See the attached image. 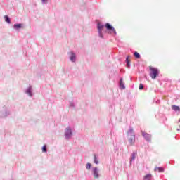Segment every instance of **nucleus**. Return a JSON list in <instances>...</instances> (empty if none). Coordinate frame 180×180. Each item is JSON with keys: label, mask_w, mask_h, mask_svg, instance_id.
Segmentation results:
<instances>
[{"label": "nucleus", "mask_w": 180, "mask_h": 180, "mask_svg": "<svg viewBox=\"0 0 180 180\" xmlns=\"http://www.w3.org/2000/svg\"><path fill=\"white\" fill-rule=\"evenodd\" d=\"M11 115V110L8 107L4 106L2 110L0 111V117L5 118L8 117Z\"/></svg>", "instance_id": "obj_3"}, {"label": "nucleus", "mask_w": 180, "mask_h": 180, "mask_svg": "<svg viewBox=\"0 0 180 180\" xmlns=\"http://www.w3.org/2000/svg\"><path fill=\"white\" fill-rule=\"evenodd\" d=\"M25 94L27 95L30 96V98L33 97V92L32 91V86H30L26 90H25Z\"/></svg>", "instance_id": "obj_9"}, {"label": "nucleus", "mask_w": 180, "mask_h": 180, "mask_svg": "<svg viewBox=\"0 0 180 180\" xmlns=\"http://www.w3.org/2000/svg\"><path fill=\"white\" fill-rule=\"evenodd\" d=\"M133 128L130 127L129 131H127V136H131V134H133Z\"/></svg>", "instance_id": "obj_24"}, {"label": "nucleus", "mask_w": 180, "mask_h": 180, "mask_svg": "<svg viewBox=\"0 0 180 180\" xmlns=\"http://www.w3.org/2000/svg\"><path fill=\"white\" fill-rule=\"evenodd\" d=\"M72 137V129H71V127H68V139H70Z\"/></svg>", "instance_id": "obj_15"}, {"label": "nucleus", "mask_w": 180, "mask_h": 180, "mask_svg": "<svg viewBox=\"0 0 180 180\" xmlns=\"http://www.w3.org/2000/svg\"><path fill=\"white\" fill-rule=\"evenodd\" d=\"M92 167V165L90 162L86 163V169L89 171Z\"/></svg>", "instance_id": "obj_21"}, {"label": "nucleus", "mask_w": 180, "mask_h": 180, "mask_svg": "<svg viewBox=\"0 0 180 180\" xmlns=\"http://www.w3.org/2000/svg\"><path fill=\"white\" fill-rule=\"evenodd\" d=\"M134 57H135V58L139 59L141 56H140V53H139V52L135 51L134 52Z\"/></svg>", "instance_id": "obj_17"}, {"label": "nucleus", "mask_w": 180, "mask_h": 180, "mask_svg": "<svg viewBox=\"0 0 180 180\" xmlns=\"http://www.w3.org/2000/svg\"><path fill=\"white\" fill-rule=\"evenodd\" d=\"M128 137V141L130 143L131 146L134 143V141L136 140V135L134 134H131V135H127Z\"/></svg>", "instance_id": "obj_7"}, {"label": "nucleus", "mask_w": 180, "mask_h": 180, "mask_svg": "<svg viewBox=\"0 0 180 180\" xmlns=\"http://www.w3.org/2000/svg\"><path fill=\"white\" fill-rule=\"evenodd\" d=\"M83 5H85V2H83Z\"/></svg>", "instance_id": "obj_28"}, {"label": "nucleus", "mask_w": 180, "mask_h": 180, "mask_svg": "<svg viewBox=\"0 0 180 180\" xmlns=\"http://www.w3.org/2000/svg\"><path fill=\"white\" fill-rule=\"evenodd\" d=\"M65 139L66 140H68V127L65 129Z\"/></svg>", "instance_id": "obj_20"}, {"label": "nucleus", "mask_w": 180, "mask_h": 180, "mask_svg": "<svg viewBox=\"0 0 180 180\" xmlns=\"http://www.w3.org/2000/svg\"><path fill=\"white\" fill-rule=\"evenodd\" d=\"M4 20H5V22H6V23H8V25H11V18H9V16L5 15Z\"/></svg>", "instance_id": "obj_16"}, {"label": "nucleus", "mask_w": 180, "mask_h": 180, "mask_svg": "<svg viewBox=\"0 0 180 180\" xmlns=\"http://www.w3.org/2000/svg\"><path fill=\"white\" fill-rule=\"evenodd\" d=\"M42 5H47L49 4V0H41Z\"/></svg>", "instance_id": "obj_25"}, {"label": "nucleus", "mask_w": 180, "mask_h": 180, "mask_svg": "<svg viewBox=\"0 0 180 180\" xmlns=\"http://www.w3.org/2000/svg\"><path fill=\"white\" fill-rule=\"evenodd\" d=\"M119 86L120 89H126V86H124V83L123 82V77L120 78Z\"/></svg>", "instance_id": "obj_8"}, {"label": "nucleus", "mask_w": 180, "mask_h": 180, "mask_svg": "<svg viewBox=\"0 0 180 180\" xmlns=\"http://www.w3.org/2000/svg\"><path fill=\"white\" fill-rule=\"evenodd\" d=\"M23 27L22 23H16L13 25V29L15 30H19L20 29H22Z\"/></svg>", "instance_id": "obj_10"}, {"label": "nucleus", "mask_w": 180, "mask_h": 180, "mask_svg": "<svg viewBox=\"0 0 180 180\" xmlns=\"http://www.w3.org/2000/svg\"><path fill=\"white\" fill-rule=\"evenodd\" d=\"M142 136L148 141V143H151V135L148 134L147 132H144L141 131Z\"/></svg>", "instance_id": "obj_5"}, {"label": "nucleus", "mask_w": 180, "mask_h": 180, "mask_svg": "<svg viewBox=\"0 0 180 180\" xmlns=\"http://www.w3.org/2000/svg\"><path fill=\"white\" fill-rule=\"evenodd\" d=\"M42 153H47V145H44L42 146Z\"/></svg>", "instance_id": "obj_22"}, {"label": "nucleus", "mask_w": 180, "mask_h": 180, "mask_svg": "<svg viewBox=\"0 0 180 180\" xmlns=\"http://www.w3.org/2000/svg\"><path fill=\"white\" fill-rule=\"evenodd\" d=\"M94 164H98L99 162H98V157H96V155H94Z\"/></svg>", "instance_id": "obj_23"}, {"label": "nucleus", "mask_w": 180, "mask_h": 180, "mask_svg": "<svg viewBox=\"0 0 180 180\" xmlns=\"http://www.w3.org/2000/svg\"><path fill=\"white\" fill-rule=\"evenodd\" d=\"M155 171H158V172H164V169L162 167H155Z\"/></svg>", "instance_id": "obj_18"}, {"label": "nucleus", "mask_w": 180, "mask_h": 180, "mask_svg": "<svg viewBox=\"0 0 180 180\" xmlns=\"http://www.w3.org/2000/svg\"><path fill=\"white\" fill-rule=\"evenodd\" d=\"M125 63L127 68H130V56H127Z\"/></svg>", "instance_id": "obj_12"}, {"label": "nucleus", "mask_w": 180, "mask_h": 180, "mask_svg": "<svg viewBox=\"0 0 180 180\" xmlns=\"http://www.w3.org/2000/svg\"><path fill=\"white\" fill-rule=\"evenodd\" d=\"M153 178V175L151 174H148L143 177V180H151Z\"/></svg>", "instance_id": "obj_14"}, {"label": "nucleus", "mask_w": 180, "mask_h": 180, "mask_svg": "<svg viewBox=\"0 0 180 180\" xmlns=\"http://www.w3.org/2000/svg\"><path fill=\"white\" fill-rule=\"evenodd\" d=\"M134 160H136V153H133L131 154V157L130 158V162L134 161Z\"/></svg>", "instance_id": "obj_19"}, {"label": "nucleus", "mask_w": 180, "mask_h": 180, "mask_svg": "<svg viewBox=\"0 0 180 180\" xmlns=\"http://www.w3.org/2000/svg\"><path fill=\"white\" fill-rule=\"evenodd\" d=\"M177 131H180V129H177Z\"/></svg>", "instance_id": "obj_27"}, {"label": "nucleus", "mask_w": 180, "mask_h": 180, "mask_svg": "<svg viewBox=\"0 0 180 180\" xmlns=\"http://www.w3.org/2000/svg\"><path fill=\"white\" fill-rule=\"evenodd\" d=\"M107 30L109 34H114V36H116L117 33L116 32V29L110 23L106 22L105 25L102 24L101 22L97 23V30L98 33V37L101 39H105V36L103 35V29Z\"/></svg>", "instance_id": "obj_1"}, {"label": "nucleus", "mask_w": 180, "mask_h": 180, "mask_svg": "<svg viewBox=\"0 0 180 180\" xmlns=\"http://www.w3.org/2000/svg\"><path fill=\"white\" fill-rule=\"evenodd\" d=\"M139 89H140V90H141V89H144V84H139Z\"/></svg>", "instance_id": "obj_26"}, {"label": "nucleus", "mask_w": 180, "mask_h": 180, "mask_svg": "<svg viewBox=\"0 0 180 180\" xmlns=\"http://www.w3.org/2000/svg\"><path fill=\"white\" fill-rule=\"evenodd\" d=\"M172 110H174V112H180V107L178 105H172Z\"/></svg>", "instance_id": "obj_13"}, {"label": "nucleus", "mask_w": 180, "mask_h": 180, "mask_svg": "<svg viewBox=\"0 0 180 180\" xmlns=\"http://www.w3.org/2000/svg\"><path fill=\"white\" fill-rule=\"evenodd\" d=\"M92 174L95 179H98L99 176H101V175H99V171L98 170V168L96 167H93Z\"/></svg>", "instance_id": "obj_6"}, {"label": "nucleus", "mask_w": 180, "mask_h": 180, "mask_svg": "<svg viewBox=\"0 0 180 180\" xmlns=\"http://www.w3.org/2000/svg\"><path fill=\"white\" fill-rule=\"evenodd\" d=\"M69 109H71L72 110H75V103L74 102V101H70Z\"/></svg>", "instance_id": "obj_11"}, {"label": "nucleus", "mask_w": 180, "mask_h": 180, "mask_svg": "<svg viewBox=\"0 0 180 180\" xmlns=\"http://www.w3.org/2000/svg\"><path fill=\"white\" fill-rule=\"evenodd\" d=\"M69 60L71 63H77V54L74 51L69 53Z\"/></svg>", "instance_id": "obj_4"}, {"label": "nucleus", "mask_w": 180, "mask_h": 180, "mask_svg": "<svg viewBox=\"0 0 180 180\" xmlns=\"http://www.w3.org/2000/svg\"><path fill=\"white\" fill-rule=\"evenodd\" d=\"M149 70L150 71V77H151L152 79H155L160 75V70L158 68L150 66Z\"/></svg>", "instance_id": "obj_2"}]
</instances>
